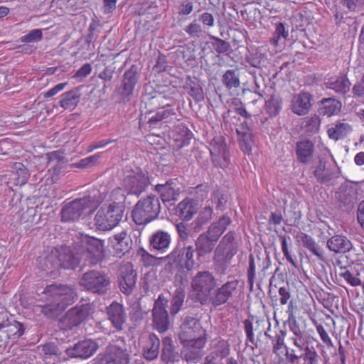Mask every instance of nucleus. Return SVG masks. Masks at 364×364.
Here are the masks:
<instances>
[{
    "mask_svg": "<svg viewBox=\"0 0 364 364\" xmlns=\"http://www.w3.org/2000/svg\"><path fill=\"white\" fill-rule=\"evenodd\" d=\"M43 293L46 296V301H38L33 306V311L37 316L42 314L50 318L72 305L77 297L75 289L64 284L48 285Z\"/></svg>",
    "mask_w": 364,
    "mask_h": 364,
    "instance_id": "1",
    "label": "nucleus"
},
{
    "mask_svg": "<svg viewBox=\"0 0 364 364\" xmlns=\"http://www.w3.org/2000/svg\"><path fill=\"white\" fill-rule=\"evenodd\" d=\"M125 211L123 202L112 201L108 205L104 204L95 217L97 230L109 231L119 225Z\"/></svg>",
    "mask_w": 364,
    "mask_h": 364,
    "instance_id": "2",
    "label": "nucleus"
},
{
    "mask_svg": "<svg viewBox=\"0 0 364 364\" xmlns=\"http://www.w3.org/2000/svg\"><path fill=\"white\" fill-rule=\"evenodd\" d=\"M159 198L150 194L140 199L133 207L132 218L138 225H145L156 220L161 212Z\"/></svg>",
    "mask_w": 364,
    "mask_h": 364,
    "instance_id": "3",
    "label": "nucleus"
},
{
    "mask_svg": "<svg viewBox=\"0 0 364 364\" xmlns=\"http://www.w3.org/2000/svg\"><path fill=\"white\" fill-rule=\"evenodd\" d=\"M196 253L194 246L191 244L176 243L173 250L163 257L168 259L170 263L176 265L178 268L187 272H191L200 266L194 259Z\"/></svg>",
    "mask_w": 364,
    "mask_h": 364,
    "instance_id": "4",
    "label": "nucleus"
},
{
    "mask_svg": "<svg viewBox=\"0 0 364 364\" xmlns=\"http://www.w3.org/2000/svg\"><path fill=\"white\" fill-rule=\"evenodd\" d=\"M129 355L125 348L124 340H117L109 344L104 353L100 354L95 364H128Z\"/></svg>",
    "mask_w": 364,
    "mask_h": 364,
    "instance_id": "5",
    "label": "nucleus"
},
{
    "mask_svg": "<svg viewBox=\"0 0 364 364\" xmlns=\"http://www.w3.org/2000/svg\"><path fill=\"white\" fill-rule=\"evenodd\" d=\"M150 184L147 173L140 169L128 171L122 181V186L129 194L139 196Z\"/></svg>",
    "mask_w": 364,
    "mask_h": 364,
    "instance_id": "6",
    "label": "nucleus"
},
{
    "mask_svg": "<svg viewBox=\"0 0 364 364\" xmlns=\"http://www.w3.org/2000/svg\"><path fill=\"white\" fill-rule=\"evenodd\" d=\"M168 300L163 295H159L152 309V323L154 329L160 333L166 332L170 326V318L166 310Z\"/></svg>",
    "mask_w": 364,
    "mask_h": 364,
    "instance_id": "7",
    "label": "nucleus"
},
{
    "mask_svg": "<svg viewBox=\"0 0 364 364\" xmlns=\"http://www.w3.org/2000/svg\"><path fill=\"white\" fill-rule=\"evenodd\" d=\"M91 206V198L85 197L65 203L60 211L61 221L65 223L77 220Z\"/></svg>",
    "mask_w": 364,
    "mask_h": 364,
    "instance_id": "8",
    "label": "nucleus"
},
{
    "mask_svg": "<svg viewBox=\"0 0 364 364\" xmlns=\"http://www.w3.org/2000/svg\"><path fill=\"white\" fill-rule=\"evenodd\" d=\"M209 151L213 165L215 167L224 168L230 162V155L223 136H214L209 144Z\"/></svg>",
    "mask_w": 364,
    "mask_h": 364,
    "instance_id": "9",
    "label": "nucleus"
},
{
    "mask_svg": "<svg viewBox=\"0 0 364 364\" xmlns=\"http://www.w3.org/2000/svg\"><path fill=\"white\" fill-rule=\"evenodd\" d=\"M139 78L140 73L136 65H132L124 72L121 85L117 89L118 94L123 102H129L131 100Z\"/></svg>",
    "mask_w": 364,
    "mask_h": 364,
    "instance_id": "10",
    "label": "nucleus"
},
{
    "mask_svg": "<svg viewBox=\"0 0 364 364\" xmlns=\"http://www.w3.org/2000/svg\"><path fill=\"white\" fill-rule=\"evenodd\" d=\"M181 332L178 337L181 342L191 341L200 336L206 337L205 331L201 327L199 321L192 316H184L181 318Z\"/></svg>",
    "mask_w": 364,
    "mask_h": 364,
    "instance_id": "11",
    "label": "nucleus"
},
{
    "mask_svg": "<svg viewBox=\"0 0 364 364\" xmlns=\"http://www.w3.org/2000/svg\"><path fill=\"white\" fill-rule=\"evenodd\" d=\"M294 346L303 353L299 356V360H303L304 364H318L319 355L314 347H309L304 332L291 335L289 338Z\"/></svg>",
    "mask_w": 364,
    "mask_h": 364,
    "instance_id": "12",
    "label": "nucleus"
},
{
    "mask_svg": "<svg viewBox=\"0 0 364 364\" xmlns=\"http://www.w3.org/2000/svg\"><path fill=\"white\" fill-rule=\"evenodd\" d=\"M137 274L131 262H124L119 268L118 284L120 291L125 295H130L136 286Z\"/></svg>",
    "mask_w": 364,
    "mask_h": 364,
    "instance_id": "13",
    "label": "nucleus"
},
{
    "mask_svg": "<svg viewBox=\"0 0 364 364\" xmlns=\"http://www.w3.org/2000/svg\"><path fill=\"white\" fill-rule=\"evenodd\" d=\"M52 255L58 259L60 267L67 269L75 268L80 259L78 253L75 254L72 247L68 246L55 247Z\"/></svg>",
    "mask_w": 364,
    "mask_h": 364,
    "instance_id": "14",
    "label": "nucleus"
},
{
    "mask_svg": "<svg viewBox=\"0 0 364 364\" xmlns=\"http://www.w3.org/2000/svg\"><path fill=\"white\" fill-rule=\"evenodd\" d=\"M191 285L196 291L208 296L216 286V279L209 271L198 272L193 278Z\"/></svg>",
    "mask_w": 364,
    "mask_h": 364,
    "instance_id": "15",
    "label": "nucleus"
},
{
    "mask_svg": "<svg viewBox=\"0 0 364 364\" xmlns=\"http://www.w3.org/2000/svg\"><path fill=\"white\" fill-rule=\"evenodd\" d=\"M239 280L228 281L216 289L210 296V301L214 306L225 304L237 291Z\"/></svg>",
    "mask_w": 364,
    "mask_h": 364,
    "instance_id": "16",
    "label": "nucleus"
},
{
    "mask_svg": "<svg viewBox=\"0 0 364 364\" xmlns=\"http://www.w3.org/2000/svg\"><path fill=\"white\" fill-rule=\"evenodd\" d=\"M87 309L83 306L70 309L60 320V328L66 331L80 325L88 316Z\"/></svg>",
    "mask_w": 364,
    "mask_h": 364,
    "instance_id": "17",
    "label": "nucleus"
},
{
    "mask_svg": "<svg viewBox=\"0 0 364 364\" xmlns=\"http://www.w3.org/2000/svg\"><path fill=\"white\" fill-rule=\"evenodd\" d=\"M238 247L235 232L229 231L222 237L214 252L232 259L238 252Z\"/></svg>",
    "mask_w": 364,
    "mask_h": 364,
    "instance_id": "18",
    "label": "nucleus"
},
{
    "mask_svg": "<svg viewBox=\"0 0 364 364\" xmlns=\"http://www.w3.org/2000/svg\"><path fill=\"white\" fill-rule=\"evenodd\" d=\"M192 342H181L186 350L184 352V359L188 363H196L203 355L202 349L206 343V337L200 336Z\"/></svg>",
    "mask_w": 364,
    "mask_h": 364,
    "instance_id": "19",
    "label": "nucleus"
},
{
    "mask_svg": "<svg viewBox=\"0 0 364 364\" xmlns=\"http://www.w3.org/2000/svg\"><path fill=\"white\" fill-rule=\"evenodd\" d=\"M109 241L115 255L119 257L129 252L133 245L131 236L126 231L115 234L109 237Z\"/></svg>",
    "mask_w": 364,
    "mask_h": 364,
    "instance_id": "20",
    "label": "nucleus"
},
{
    "mask_svg": "<svg viewBox=\"0 0 364 364\" xmlns=\"http://www.w3.org/2000/svg\"><path fill=\"white\" fill-rule=\"evenodd\" d=\"M171 242V235L164 230H158L149 238V249L151 252H166Z\"/></svg>",
    "mask_w": 364,
    "mask_h": 364,
    "instance_id": "21",
    "label": "nucleus"
},
{
    "mask_svg": "<svg viewBox=\"0 0 364 364\" xmlns=\"http://www.w3.org/2000/svg\"><path fill=\"white\" fill-rule=\"evenodd\" d=\"M164 203L176 200L180 193V188L176 178L170 179L165 183L157 184L154 188Z\"/></svg>",
    "mask_w": 364,
    "mask_h": 364,
    "instance_id": "22",
    "label": "nucleus"
},
{
    "mask_svg": "<svg viewBox=\"0 0 364 364\" xmlns=\"http://www.w3.org/2000/svg\"><path fill=\"white\" fill-rule=\"evenodd\" d=\"M216 241L202 232L195 240L194 249L196 254V260L201 262V259L209 255L213 251Z\"/></svg>",
    "mask_w": 364,
    "mask_h": 364,
    "instance_id": "23",
    "label": "nucleus"
},
{
    "mask_svg": "<svg viewBox=\"0 0 364 364\" xmlns=\"http://www.w3.org/2000/svg\"><path fill=\"white\" fill-rule=\"evenodd\" d=\"M108 318L112 326L117 331L123 328V325L127 320V315L122 304L113 301L107 309Z\"/></svg>",
    "mask_w": 364,
    "mask_h": 364,
    "instance_id": "24",
    "label": "nucleus"
},
{
    "mask_svg": "<svg viewBox=\"0 0 364 364\" xmlns=\"http://www.w3.org/2000/svg\"><path fill=\"white\" fill-rule=\"evenodd\" d=\"M173 214L183 221H189L198 212L196 202L193 199L186 198L173 210Z\"/></svg>",
    "mask_w": 364,
    "mask_h": 364,
    "instance_id": "25",
    "label": "nucleus"
},
{
    "mask_svg": "<svg viewBox=\"0 0 364 364\" xmlns=\"http://www.w3.org/2000/svg\"><path fill=\"white\" fill-rule=\"evenodd\" d=\"M311 95L308 92H301L295 95L291 102V111L299 115H306L311 107Z\"/></svg>",
    "mask_w": 364,
    "mask_h": 364,
    "instance_id": "26",
    "label": "nucleus"
},
{
    "mask_svg": "<svg viewBox=\"0 0 364 364\" xmlns=\"http://www.w3.org/2000/svg\"><path fill=\"white\" fill-rule=\"evenodd\" d=\"M110 252L105 240L92 236V265L107 261Z\"/></svg>",
    "mask_w": 364,
    "mask_h": 364,
    "instance_id": "27",
    "label": "nucleus"
},
{
    "mask_svg": "<svg viewBox=\"0 0 364 364\" xmlns=\"http://www.w3.org/2000/svg\"><path fill=\"white\" fill-rule=\"evenodd\" d=\"M111 285L110 277L102 271L92 270V294H105Z\"/></svg>",
    "mask_w": 364,
    "mask_h": 364,
    "instance_id": "28",
    "label": "nucleus"
},
{
    "mask_svg": "<svg viewBox=\"0 0 364 364\" xmlns=\"http://www.w3.org/2000/svg\"><path fill=\"white\" fill-rule=\"evenodd\" d=\"M314 153V144L309 139L298 141L296 144V155L299 162L309 164Z\"/></svg>",
    "mask_w": 364,
    "mask_h": 364,
    "instance_id": "29",
    "label": "nucleus"
},
{
    "mask_svg": "<svg viewBox=\"0 0 364 364\" xmlns=\"http://www.w3.org/2000/svg\"><path fill=\"white\" fill-rule=\"evenodd\" d=\"M161 359L166 364L174 363L181 359V355L176 350L170 337L166 336L162 340Z\"/></svg>",
    "mask_w": 364,
    "mask_h": 364,
    "instance_id": "30",
    "label": "nucleus"
},
{
    "mask_svg": "<svg viewBox=\"0 0 364 364\" xmlns=\"http://www.w3.org/2000/svg\"><path fill=\"white\" fill-rule=\"evenodd\" d=\"M231 222L232 220L230 216L226 214L223 215L218 220L213 222L209 226L208 230L203 232L218 242Z\"/></svg>",
    "mask_w": 364,
    "mask_h": 364,
    "instance_id": "31",
    "label": "nucleus"
},
{
    "mask_svg": "<svg viewBox=\"0 0 364 364\" xmlns=\"http://www.w3.org/2000/svg\"><path fill=\"white\" fill-rule=\"evenodd\" d=\"M327 247L334 253H345L352 248L350 241L343 235H336L327 240Z\"/></svg>",
    "mask_w": 364,
    "mask_h": 364,
    "instance_id": "32",
    "label": "nucleus"
},
{
    "mask_svg": "<svg viewBox=\"0 0 364 364\" xmlns=\"http://www.w3.org/2000/svg\"><path fill=\"white\" fill-rule=\"evenodd\" d=\"M160 339L154 333H150L143 348V355L146 360H152L159 354Z\"/></svg>",
    "mask_w": 364,
    "mask_h": 364,
    "instance_id": "33",
    "label": "nucleus"
},
{
    "mask_svg": "<svg viewBox=\"0 0 364 364\" xmlns=\"http://www.w3.org/2000/svg\"><path fill=\"white\" fill-rule=\"evenodd\" d=\"M326 85L327 88L337 94L344 95L350 91L351 83L346 75H341L336 77L330 78L326 82Z\"/></svg>",
    "mask_w": 364,
    "mask_h": 364,
    "instance_id": "34",
    "label": "nucleus"
},
{
    "mask_svg": "<svg viewBox=\"0 0 364 364\" xmlns=\"http://www.w3.org/2000/svg\"><path fill=\"white\" fill-rule=\"evenodd\" d=\"M341 107V102L333 97L323 98L320 101L318 112L321 115L331 117L339 113Z\"/></svg>",
    "mask_w": 364,
    "mask_h": 364,
    "instance_id": "35",
    "label": "nucleus"
},
{
    "mask_svg": "<svg viewBox=\"0 0 364 364\" xmlns=\"http://www.w3.org/2000/svg\"><path fill=\"white\" fill-rule=\"evenodd\" d=\"M84 86H79L61 95L60 105L65 109H73L77 105L81 97L80 90Z\"/></svg>",
    "mask_w": 364,
    "mask_h": 364,
    "instance_id": "36",
    "label": "nucleus"
},
{
    "mask_svg": "<svg viewBox=\"0 0 364 364\" xmlns=\"http://www.w3.org/2000/svg\"><path fill=\"white\" fill-rule=\"evenodd\" d=\"M302 245L307 249L313 255L320 260L325 259V254L323 248L316 242L314 238L307 233L301 232L300 236Z\"/></svg>",
    "mask_w": 364,
    "mask_h": 364,
    "instance_id": "37",
    "label": "nucleus"
},
{
    "mask_svg": "<svg viewBox=\"0 0 364 364\" xmlns=\"http://www.w3.org/2000/svg\"><path fill=\"white\" fill-rule=\"evenodd\" d=\"M351 131L352 128L349 124L339 122L329 127L327 133L330 139L338 141L345 138Z\"/></svg>",
    "mask_w": 364,
    "mask_h": 364,
    "instance_id": "38",
    "label": "nucleus"
},
{
    "mask_svg": "<svg viewBox=\"0 0 364 364\" xmlns=\"http://www.w3.org/2000/svg\"><path fill=\"white\" fill-rule=\"evenodd\" d=\"M183 89L196 102H200L204 100L205 94L201 85L196 81L189 79L184 85Z\"/></svg>",
    "mask_w": 364,
    "mask_h": 364,
    "instance_id": "39",
    "label": "nucleus"
},
{
    "mask_svg": "<svg viewBox=\"0 0 364 364\" xmlns=\"http://www.w3.org/2000/svg\"><path fill=\"white\" fill-rule=\"evenodd\" d=\"M67 352L73 358H87L91 355L90 343L86 341H80L73 348L68 349Z\"/></svg>",
    "mask_w": 364,
    "mask_h": 364,
    "instance_id": "40",
    "label": "nucleus"
},
{
    "mask_svg": "<svg viewBox=\"0 0 364 364\" xmlns=\"http://www.w3.org/2000/svg\"><path fill=\"white\" fill-rule=\"evenodd\" d=\"M186 296V292L183 288L179 287L173 292L170 306V314L175 316L181 309Z\"/></svg>",
    "mask_w": 364,
    "mask_h": 364,
    "instance_id": "41",
    "label": "nucleus"
},
{
    "mask_svg": "<svg viewBox=\"0 0 364 364\" xmlns=\"http://www.w3.org/2000/svg\"><path fill=\"white\" fill-rule=\"evenodd\" d=\"M282 98L280 96L271 95L264 105L267 113L272 117L277 116L282 109Z\"/></svg>",
    "mask_w": 364,
    "mask_h": 364,
    "instance_id": "42",
    "label": "nucleus"
},
{
    "mask_svg": "<svg viewBox=\"0 0 364 364\" xmlns=\"http://www.w3.org/2000/svg\"><path fill=\"white\" fill-rule=\"evenodd\" d=\"M222 82L228 89L237 88L240 86V76L237 70H228L222 76Z\"/></svg>",
    "mask_w": 364,
    "mask_h": 364,
    "instance_id": "43",
    "label": "nucleus"
},
{
    "mask_svg": "<svg viewBox=\"0 0 364 364\" xmlns=\"http://www.w3.org/2000/svg\"><path fill=\"white\" fill-rule=\"evenodd\" d=\"M295 309L296 308L294 306L293 301H290L288 304V309L287 310V314H288V319L287 323H288L289 331L291 332L292 335L303 332L294 316Z\"/></svg>",
    "mask_w": 364,
    "mask_h": 364,
    "instance_id": "44",
    "label": "nucleus"
},
{
    "mask_svg": "<svg viewBox=\"0 0 364 364\" xmlns=\"http://www.w3.org/2000/svg\"><path fill=\"white\" fill-rule=\"evenodd\" d=\"M14 168L16 170L15 185L19 186L25 185L30 177L28 168L22 163H15Z\"/></svg>",
    "mask_w": 364,
    "mask_h": 364,
    "instance_id": "45",
    "label": "nucleus"
},
{
    "mask_svg": "<svg viewBox=\"0 0 364 364\" xmlns=\"http://www.w3.org/2000/svg\"><path fill=\"white\" fill-rule=\"evenodd\" d=\"M244 331L246 335L245 345L249 346L251 343L255 348L259 347L258 340H256L254 334V327L252 319L247 318L242 321Z\"/></svg>",
    "mask_w": 364,
    "mask_h": 364,
    "instance_id": "46",
    "label": "nucleus"
},
{
    "mask_svg": "<svg viewBox=\"0 0 364 364\" xmlns=\"http://www.w3.org/2000/svg\"><path fill=\"white\" fill-rule=\"evenodd\" d=\"M314 175L320 183H326L332 179V174L326 171V162L321 160L316 165Z\"/></svg>",
    "mask_w": 364,
    "mask_h": 364,
    "instance_id": "47",
    "label": "nucleus"
},
{
    "mask_svg": "<svg viewBox=\"0 0 364 364\" xmlns=\"http://www.w3.org/2000/svg\"><path fill=\"white\" fill-rule=\"evenodd\" d=\"M213 261L215 271L219 274L223 275L226 273L232 259L214 252Z\"/></svg>",
    "mask_w": 364,
    "mask_h": 364,
    "instance_id": "48",
    "label": "nucleus"
},
{
    "mask_svg": "<svg viewBox=\"0 0 364 364\" xmlns=\"http://www.w3.org/2000/svg\"><path fill=\"white\" fill-rule=\"evenodd\" d=\"M288 36L289 32L286 30L284 23L279 22L275 24V31L269 42L271 44L277 46L282 40H284V42Z\"/></svg>",
    "mask_w": 364,
    "mask_h": 364,
    "instance_id": "49",
    "label": "nucleus"
},
{
    "mask_svg": "<svg viewBox=\"0 0 364 364\" xmlns=\"http://www.w3.org/2000/svg\"><path fill=\"white\" fill-rule=\"evenodd\" d=\"M237 133L240 136V146L241 150L250 154L252 152V146L253 144L252 135L249 132H240L237 129Z\"/></svg>",
    "mask_w": 364,
    "mask_h": 364,
    "instance_id": "50",
    "label": "nucleus"
},
{
    "mask_svg": "<svg viewBox=\"0 0 364 364\" xmlns=\"http://www.w3.org/2000/svg\"><path fill=\"white\" fill-rule=\"evenodd\" d=\"M245 61L255 68H260L264 65L267 56L260 52L250 53L245 55Z\"/></svg>",
    "mask_w": 364,
    "mask_h": 364,
    "instance_id": "51",
    "label": "nucleus"
},
{
    "mask_svg": "<svg viewBox=\"0 0 364 364\" xmlns=\"http://www.w3.org/2000/svg\"><path fill=\"white\" fill-rule=\"evenodd\" d=\"M159 111L162 121H164L166 123H171L180 120L175 109L170 105H164Z\"/></svg>",
    "mask_w": 364,
    "mask_h": 364,
    "instance_id": "52",
    "label": "nucleus"
},
{
    "mask_svg": "<svg viewBox=\"0 0 364 364\" xmlns=\"http://www.w3.org/2000/svg\"><path fill=\"white\" fill-rule=\"evenodd\" d=\"M176 229L178 234V240L176 243L182 242L188 244V239L191 233V230L189 225L184 222H181L176 225Z\"/></svg>",
    "mask_w": 364,
    "mask_h": 364,
    "instance_id": "53",
    "label": "nucleus"
},
{
    "mask_svg": "<svg viewBox=\"0 0 364 364\" xmlns=\"http://www.w3.org/2000/svg\"><path fill=\"white\" fill-rule=\"evenodd\" d=\"M256 275V261L252 254L249 255L248 267L247 269V282L250 290L253 289Z\"/></svg>",
    "mask_w": 364,
    "mask_h": 364,
    "instance_id": "54",
    "label": "nucleus"
},
{
    "mask_svg": "<svg viewBox=\"0 0 364 364\" xmlns=\"http://www.w3.org/2000/svg\"><path fill=\"white\" fill-rule=\"evenodd\" d=\"M210 38L214 41L212 46L217 53L224 54L230 50L231 46L229 42L213 36H210Z\"/></svg>",
    "mask_w": 364,
    "mask_h": 364,
    "instance_id": "55",
    "label": "nucleus"
},
{
    "mask_svg": "<svg viewBox=\"0 0 364 364\" xmlns=\"http://www.w3.org/2000/svg\"><path fill=\"white\" fill-rule=\"evenodd\" d=\"M8 336L9 338H18L24 333L23 325L16 321L8 326Z\"/></svg>",
    "mask_w": 364,
    "mask_h": 364,
    "instance_id": "56",
    "label": "nucleus"
},
{
    "mask_svg": "<svg viewBox=\"0 0 364 364\" xmlns=\"http://www.w3.org/2000/svg\"><path fill=\"white\" fill-rule=\"evenodd\" d=\"M144 119L149 128L159 127L161 122H162L159 109L156 112L152 111L146 112Z\"/></svg>",
    "mask_w": 364,
    "mask_h": 364,
    "instance_id": "57",
    "label": "nucleus"
},
{
    "mask_svg": "<svg viewBox=\"0 0 364 364\" xmlns=\"http://www.w3.org/2000/svg\"><path fill=\"white\" fill-rule=\"evenodd\" d=\"M302 126L306 132H314L318 129L320 119L316 115L306 117L304 119Z\"/></svg>",
    "mask_w": 364,
    "mask_h": 364,
    "instance_id": "58",
    "label": "nucleus"
},
{
    "mask_svg": "<svg viewBox=\"0 0 364 364\" xmlns=\"http://www.w3.org/2000/svg\"><path fill=\"white\" fill-rule=\"evenodd\" d=\"M43 38V33L41 29L31 30L28 34L20 38V41L24 43L38 42Z\"/></svg>",
    "mask_w": 364,
    "mask_h": 364,
    "instance_id": "59",
    "label": "nucleus"
},
{
    "mask_svg": "<svg viewBox=\"0 0 364 364\" xmlns=\"http://www.w3.org/2000/svg\"><path fill=\"white\" fill-rule=\"evenodd\" d=\"M279 240L281 241L282 251L284 254V256L285 257L287 260L291 264L292 266L296 267V262L292 257V255L290 254L289 251L287 240H290V237L286 235H280Z\"/></svg>",
    "mask_w": 364,
    "mask_h": 364,
    "instance_id": "60",
    "label": "nucleus"
},
{
    "mask_svg": "<svg viewBox=\"0 0 364 364\" xmlns=\"http://www.w3.org/2000/svg\"><path fill=\"white\" fill-rule=\"evenodd\" d=\"M230 345L226 341L220 340L218 342L216 350L213 353L216 358L220 357L221 359L225 358L230 354Z\"/></svg>",
    "mask_w": 364,
    "mask_h": 364,
    "instance_id": "61",
    "label": "nucleus"
},
{
    "mask_svg": "<svg viewBox=\"0 0 364 364\" xmlns=\"http://www.w3.org/2000/svg\"><path fill=\"white\" fill-rule=\"evenodd\" d=\"M316 331L321 338L322 342L328 347L331 348L333 346L331 338L328 336V333L325 330L324 327L321 324H318L316 323Z\"/></svg>",
    "mask_w": 364,
    "mask_h": 364,
    "instance_id": "62",
    "label": "nucleus"
},
{
    "mask_svg": "<svg viewBox=\"0 0 364 364\" xmlns=\"http://www.w3.org/2000/svg\"><path fill=\"white\" fill-rule=\"evenodd\" d=\"M184 31L191 37H198L200 34L202 33V28L200 25L196 22V20H194L187 26H186Z\"/></svg>",
    "mask_w": 364,
    "mask_h": 364,
    "instance_id": "63",
    "label": "nucleus"
},
{
    "mask_svg": "<svg viewBox=\"0 0 364 364\" xmlns=\"http://www.w3.org/2000/svg\"><path fill=\"white\" fill-rule=\"evenodd\" d=\"M353 92L355 96L364 103V75L362 77L360 82L353 86Z\"/></svg>",
    "mask_w": 364,
    "mask_h": 364,
    "instance_id": "64",
    "label": "nucleus"
}]
</instances>
